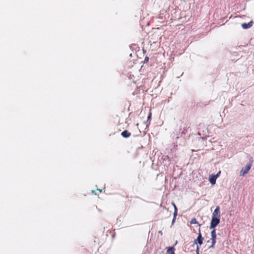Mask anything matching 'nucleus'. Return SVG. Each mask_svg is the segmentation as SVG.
<instances>
[{
  "label": "nucleus",
  "instance_id": "1",
  "mask_svg": "<svg viewBox=\"0 0 254 254\" xmlns=\"http://www.w3.org/2000/svg\"><path fill=\"white\" fill-rule=\"evenodd\" d=\"M220 221V218L212 217L209 227L210 229H214L219 224Z\"/></svg>",
  "mask_w": 254,
  "mask_h": 254
},
{
  "label": "nucleus",
  "instance_id": "2",
  "mask_svg": "<svg viewBox=\"0 0 254 254\" xmlns=\"http://www.w3.org/2000/svg\"><path fill=\"white\" fill-rule=\"evenodd\" d=\"M211 245L209 246L210 248H213L214 247L215 244L216 243V230L215 229L211 232Z\"/></svg>",
  "mask_w": 254,
  "mask_h": 254
},
{
  "label": "nucleus",
  "instance_id": "3",
  "mask_svg": "<svg viewBox=\"0 0 254 254\" xmlns=\"http://www.w3.org/2000/svg\"><path fill=\"white\" fill-rule=\"evenodd\" d=\"M203 239H204L200 233V231L199 230V233L197 238L194 241V244H198L199 245H201L202 244Z\"/></svg>",
  "mask_w": 254,
  "mask_h": 254
},
{
  "label": "nucleus",
  "instance_id": "4",
  "mask_svg": "<svg viewBox=\"0 0 254 254\" xmlns=\"http://www.w3.org/2000/svg\"><path fill=\"white\" fill-rule=\"evenodd\" d=\"M252 167V164H249L247 165L245 167V169H242L241 171V175L244 176L246 174H247L249 170L251 169Z\"/></svg>",
  "mask_w": 254,
  "mask_h": 254
},
{
  "label": "nucleus",
  "instance_id": "5",
  "mask_svg": "<svg viewBox=\"0 0 254 254\" xmlns=\"http://www.w3.org/2000/svg\"><path fill=\"white\" fill-rule=\"evenodd\" d=\"M212 217L220 218V207L217 206L212 213Z\"/></svg>",
  "mask_w": 254,
  "mask_h": 254
},
{
  "label": "nucleus",
  "instance_id": "6",
  "mask_svg": "<svg viewBox=\"0 0 254 254\" xmlns=\"http://www.w3.org/2000/svg\"><path fill=\"white\" fill-rule=\"evenodd\" d=\"M253 21H251L248 23H243L242 24V27L243 29H247L251 28L253 26Z\"/></svg>",
  "mask_w": 254,
  "mask_h": 254
},
{
  "label": "nucleus",
  "instance_id": "7",
  "mask_svg": "<svg viewBox=\"0 0 254 254\" xmlns=\"http://www.w3.org/2000/svg\"><path fill=\"white\" fill-rule=\"evenodd\" d=\"M121 135L123 137L127 138L131 135V133L128 130H125L121 133Z\"/></svg>",
  "mask_w": 254,
  "mask_h": 254
},
{
  "label": "nucleus",
  "instance_id": "8",
  "mask_svg": "<svg viewBox=\"0 0 254 254\" xmlns=\"http://www.w3.org/2000/svg\"><path fill=\"white\" fill-rule=\"evenodd\" d=\"M217 178V176H212L209 178V182L212 185H214L216 183V180Z\"/></svg>",
  "mask_w": 254,
  "mask_h": 254
},
{
  "label": "nucleus",
  "instance_id": "9",
  "mask_svg": "<svg viewBox=\"0 0 254 254\" xmlns=\"http://www.w3.org/2000/svg\"><path fill=\"white\" fill-rule=\"evenodd\" d=\"M175 249L174 247H169L167 249V253L169 254H175Z\"/></svg>",
  "mask_w": 254,
  "mask_h": 254
},
{
  "label": "nucleus",
  "instance_id": "10",
  "mask_svg": "<svg viewBox=\"0 0 254 254\" xmlns=\"http://www.w3.org/2000/svg\"><path fill=\"white\" fill-rule=\"evenodd\" d=\"M190 223L191 224H198V222L197 221L196 219L195 218H193L190 220Z\"/></svg>",
  "mask_w": 254,
  "mask_h": 254
},
{
  "label": "nucleus",
  "instance_id": "11",
  "mask_svg": "<svg viewBox=\"0 0 254 254\" xmlns=\"http://www.w3.org/2000/svg\"><path fill=\"white\" fill-rule=\"evenodd\" d=\"M151 115H152V114H151V111H150L149 115H148V117H147V122L148 121H150L151 118Z\"/></svg>",
  "mask_w": 254,
  "mask_h": 254
},
{
  "label": "nucleus",
  "instance_id": "12",
  "mask_svg": "<svg viewBox=\"0 0 254 254\" xmlns=\"http://www.w3.org/2000/svg\"><path fill=\"white\" fill-rule=\"evenodd\" d=\"M196 254H199V247L197 246L196 250Z\"/></svg>",
  "mask_w": 254,
  "mask_h": 254
},
{
  "label": "nucleus",
  "instance_id": "13",
  "mask_svg": "<svg viewBox=\"0 0 254 254\" xmlns=\"http://www.w3.org/2000/svg\"><path fill=\"white\" fill-rule=\"evenodd\" d=\"M221 173V172L219 171L218 173H217V174L216 175H215V176H217V178L219 177V176L220 175Z\"/></svg>",
  "mask_w": 254,
  "mask_h": 254
},
{
  "label": "nucleus",
  "instance_id": "14",
  "mask_svg": "<svg viewBox=\"0 0 254 254\" xmlns=\"http://www.w3.org/2000/svg\"><path fill=\"white\" fill-rule=\"evenodd\" d=\"M177 211H175L174 213V217H176V216L177 215Z\"/></svg>",
  "mask_w": 254,
  "mask_h": 254
},
{
  "label": "nucleus",
  "instance_id": "15",
  "mask_svg": "<svg viewBox=\"0 0 254 254\" xmlns=\"http://www.w3.org/2000/svg\"><path fill=\"white\" fill-rule=\"evenodd\" d=\"M174 208H175V211H177V208L175 205V204L174 203Z\"/></svg>",
  "mask_w": 254,
  "mask_h": 254
},
{
  "label": "nucleus",
  "instance_id": "16",
  "mask_svg": "<svg viewBox=\"0 0 254 254\" xmlns=\"http://www.w3.org/2000/svg\"><path fill=\"white\" fill-rule=\"evenodd\" d=\"M148 59H149L148 57H145V61H148Z\"/></svg>",
  "mask_w": 254,
  "mask_h": 254
},
{
  "label": "nucleus",
  "instance_id": "17",
  "mask_svg": "<svg viewBox=\"0 0 254 254\" xmlns=\"http://www.w3.org/2000/svg\"><path fill=\"white\" fill-rule=\"evenodd\" d=\"M99 191L100 192H101V191H102V190H99Z\"/></svg>",
  "mask_w": 254,
  "mask_h": 254
}]
</instances>
